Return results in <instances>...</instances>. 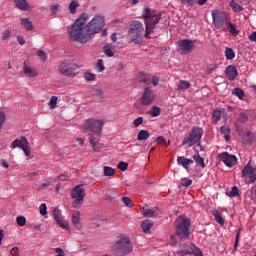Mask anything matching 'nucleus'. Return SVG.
I'll return each instance as SVG.
<instances>
[{"mask_svg": "<svg viewBox=\"0 0 256 256\" xmlns=\"http://www.w3.org/2000/svg\"><path fill=\"white\" fill-rule=\"evenodd\" d=\"M88 17L89 15H87V13H82L72 26L68 28L67 33L71 41L85 45V43L91 41L93 35H97V33H100L101 29L105 27V17L103 15H95L93 19L86 24Z\"/></svg>", "mask_w": 256, "mask_h": 256, "instance_id": "f257e3e1", "label": "nucleus"}, {"mask_svg": "<svg viewBox=\"0 0 256 256\" xmlns=\"http://www.w3.org/2000/svg\"><path fill=\"white\" fill-rule=\"evenodd\" d=\"M191 227V219L180 216L175 220V235L170 236L169 244L172 247H175L177 245V237L180 239V241H185L189 239V235H191L190 232Z\"/></svg>", "mask_w": 256, "mask_h": 256, "instance_id": "f03ea898", "label": "nucleus"}, {"mask_svg": "<svg viewBox=\"0 0 256 256\" xmlns=\"http://www.w3.org/2000/svg\"><path fill=\"white\" fill-rule=\"evenodd\" d=\"M142 15L146 25L144 37L149 39V35L153 33V30L155 27H157L159 21H161V12L157 10H151L150 8H144Z\"/></svg>", "mask_w": 256, "mask_h": 256, "instance_id": "7ed1b4c3", "label": "nucleus"}, {"mask_svg": "<svg viewBox=\"0 0 256 256\" xmlns=\"http://www.w3.org/2000/svg\"><path fill=\"white\" fill-rule=\"evenodd\" d=\"M115 255L124 256L133 253V244L127 235H120L113 246Z\"/></svg>", "mask_w": 256, "mask_h": 256, "instance_id": "20e7f679", "label": "nucleus"}, {"mask_svg": "<svg viewBox=\"0 0 256 256\" xmlns=\"http://www.w3.org/2000/svg\"><path fill=\"white\" fill-rule=\"evenodd\" d=\"M143 33H145V28L143 27V23L139 21H133L130 24L128 30V37L132 41V43H136L139 45L141 41H143Z\"/></svg>", "mask_w": 256, "mask_h": 256, "instance_id": "39448f33", "label": "nucleus"}, {"mask_svg": "<svg viewBox=\"0 0 256 256\" xmlns=\"http://www.w3.org/2000/svg\"><path fill=\"white\" fill-rule=\"evenodd\" d=\"M77 69H79V66L69 60H64L58 64V71L60 75L70 77V79L77 77Z\"/></svg>", "mask_w": 256, "mask_h": 256, "instance_id": "423d86ee", "label": "nucleus"}, {"mask_svg": "<svg viewBox=\"0 0 256 256\" xmlns=\"http://www.w3.org/2000/svg\"><path fill=\"white\" fill-rule=\"evenodd\" d=\"M103 125H105V121L96 120V119H88L84 122L82 129L85 133H94V135H101L103 132Z\"/></svg>", "mask_w": 256, "mask_h": 256, "instance_id": "0eeeda50", "label": "nucleus"}, {"mask_svg": "<svg viewBox=\"0 0 256 256\" xmlns=\"http://www.w3.org/2000/svg\"><path fill=\"white\" fill-rule=\"evenodd\" d=\"M212 20L215 29H223L229 23V14L219 9L212 10Z\"/></svg>", "mask_w": 256, "mask_h": 256, "instance_id": "6e6552de", "label": "nucleus"}, {"mask_svg": "<svg viewBox=\"0 0 256 256\" xmlns=\"http://www.w3.org/2000/svg\"><path fill=\"white\" fill-rule=\"evenodd\" d=\"M71 198L74 199L72 202L73 209H79L83 205V200L85 199L83 184H79L71 190Z\"/></svg>", "mask_w": 256, "mask_h": 256, "instance_id": "1a4fd4ad", "label": "nucleus"}, {"mask_svg": "<svg viewBox=\"0 0 256 256\" xmlns=\"http://www.w3.org/2000/svg\"><path fill=\"white\" fill-rule=\"evenodd\" d=\"M242 177L248 180V183L256 181V166H253V161H249L242 170Z\"/></svg>", "mask_w": 256, "mask_h": 256, "instance_id": "9d476101", "label": "nucleus"}, {"mask_svg": "<svg viewBox=\"0 0 256 256\" xmlns=\"http://www.w3.org/2000/svg\"><path fill=\"white\" fill-rule=\"evenodd\" d=\"M177 51L180 55H189L193 51V42L190 39H182L176 42Z\"/></svg>", "mask_w": 256, "mask_h": 256, "instance_id": "9b49d317", "label": "nucleus"}, {"mask_svg": "<svg viewBox=\"0 0 256 256\" xmlns=\"http://www.w3.org/2000/svg\"><path fill=\"white\" fill-rule=\"evenodd\" d=\"M219 159L227 167H233L234 165H237V157L235 155L229 154L228 152L219 154Z\"/></svg>", "mask_w": 256, "mask_h": 256, "instance_id": "f8f14e48", "label": "nucleus"}, {"mask_svg": "<svg viewBox=\"0 0 256 256\" xmlns=\"http://www.w3.org/2000/svg\"><path fill=\"white\" fill-rule=\"evenodd\" d=\"M153 101H155V93H153V90H151V88H145L144 93L141 97L142 105H151Z\"/></svg>", "mask_w": 256, "mask_h": 256, "instance_id": "ddd939ff", "label": "nucleus"}, {"mask_svg": "<svg viewBox=\"0 0 256 256\" xmlns=\"http://www.w3.org/2000/svg\"><path fill=\"white\" fill-rule=\"evenodd\" d=\"M53 217L61 229H69V222L63 219V216H61V210H59V208L54 209Z\"/></svg>", "mask_w": 256, "mask_h": 256, "instance_id": "4468645a", "label": "nucleus"}, {"mask_svg": "<svg viewBox=\"0 0 256 256\" xmlns=\"http://www.w3.org/2000/svg\"><path fill=\"white\" fill-rule=\"evenodd\" d=\"M89 141L95 153H101V151L105 149V144L99 142V139H97L94 134H90Z\"/></svg>", "mask_w": 256, "mask_h": 256, "instance_id": "2eb2a0df", "label": "nucleus"}, {"mask_svg": "<svg viewBox=\"0 0 256 256\" xmlns=\"http://www.w3.org/2000/svg\"><path fill=\"white\" fill-rule=\"evenodd\" d=\"M204 131L202 128L196 127L193 129V145H197L200 148V151H204L203 147L201 146V137H203Z\"/></svg>", "mask_w": 256, "mask_h": 256, "instance_id": "dca6fc26", "label": "nucleus"}, {"mask_svg": "<svg viewBox=\"0 0 256 256\" xmlns=\"http://www.w3.org/2000/svg\"><path fill=\"white\" fill-rule=\"evenodd\" d=\"M225 75L229 79V81H235L237 79L239 72L237 71V67L234 65H230L225 70Z\"/></svg>", "mask_w": 256, "mask_h": 256, "instance_id": "f3484780", "label": "nucleus"}, {"mask_svg": "<svg viewBox=\"0 0 256 256\" xmlns=\"http://www.w3.org/2000/svg\"><path fill=\"white\" fill-rule=\"evenodd\" d=\"M23 69L24 73L26 74L27 77H37L39 75L38 71H35L31 66H29V61H24L23 63Z\"/></svg>", "mask_w": 256, "mask_h": 256, "instance_id": "a211bd4d", "label": "nucleus"}, {"mask_svg": "<svg viewBox=\"0 0 256 256\" xmlns=\"http://www.w3.org/2000/svg\"><path fill=\"white\" fill-rule=\"evenodd\" d=\"M81 213L79 211H75L72 214V223L76 229H81Z\"/></svg>", "mask_w": 256, "mask_h": 256, "instance_id": "6ab92c4d", "label": "nucleus"}, {"mask_svg": "<svg viewBox=\"0 0 256 256\" xmlns=\"http://www.w3.org/2000/svg\"><path fill=\"white\" fill-rule=\"evenodd\" d=\"M20 25L26 31H33V22L29 18H20Z\"/></svg>", "mask_w": 256, "mask_h": 256, "instance_id": "aec40b11", "label": "nucleus"}, {"mask_svg": "<svg viewBox=\"0 0 256 256\" xmlns=\"http://www.w3.org/2000/svg\"><path fill=\"white\" fill-rule=\"evenodd\" d=\"M177 163L178 165H181L182 167H184V169H189V165L193 163V160L189 158H185L184 156H179L177 158Z\"/></svg>", "mask_w": 256, "mask_h": 256, "instance_id": "412c9836", "label": "nucleus"}, {"mask_svg": "<svg viewBox=\"0 0 256 256\" xmlns=\"http://www.w3.org/2000/svg\"><path fill=\"white\" fill-rule=\"evenodd\" d=\"M25 141H29L27 140V138L25 136H21L20 139H16L12 142V148L13 149H17L20 148V149H23V146L26 145Z\"/></svg>", "mask_w": 256, "mask_h": 256, "instance_id": "4be33fe9", "label": "nucleus"}, {"mask_svg": "<svg viewBox=\"0 0 256 256\" xmlns=\"http://www.w3.org/2000/svg\"><path fill=\"white\" fill-rule=\"evenodd\" d=\"M14 3L20 11H29V3H27V0H14Z\"/></svg>", "mask_w": 256, "mask_h": 256, "instance_id": "5701e85b", "label": "nucleus"}, {"mask_svg": "<svg viewBox=\"0 0 256 256\" xmlns=\"http://www.w3.org/2000/svg\"><path fill=\"white\" fill-rule=\"evenodd\" d=\"M191 87V82L187 80H180L177 83V91H187Z\"/></svg>", "mask_w": 256, "mask_h": 256, "instance_id": "b1692460", "label": "nucleus"}, {"mask_svg": "<svg viewBox=\"0 0 256 256\" xmlns=\"http://www.w3.org/2000/svg\"><path fill=\"white\" fill-rule=\"evenodd\" d=\"M196 154L193 156V159L196 163V165H198L199 167H202V169H205V160L203 159V157H201V155H199V151L195 150Z\"/></svg>", "mask_w": 256, "mask_h": 256, "instance_id": "393cba45", "label": "nucleus"}, {"mask_svg": "<svg viewBox=\"0 0 256 256\" xmlns=\"http://www.w3.org/2000/svg\"><path fill=\"white\" fill-rule=\"evenodd\" d=\"M141 227L144 233H149L153 228V221L145 220L141 223Z\"/></svg>", "mask_w": 256, "mask_h": 256, "instance_id": "a878e982", "label": "nucleus"}, {"mask_svg": "<svg viewBox=\"0 0 256 256\" xmlns=\"http://www.w3.org/2000/svg\"><path fill=\"white\" fill-rule=\"evenodd\" d=\"M151 137V134L147 130H140L137 135L138 141H147Z\"/></svg>", "mask_w": 256, "mask_h": 256, "instance_id": "bb28decb", "label": "nucleus"}, {"mask_svg": "<svg viewBox=\"0 0 256 256\" xmlns=\"http://www.w3.org/2000/svg\"><path fill=\"white\" fill-rule=\"evenodd\" d=\"M227 25V30L229 31L230 34H232L233 37H237L239 35V31H237V27L233 23H231V20L228 21Z\"/></svg>", "mask_w": 256, "mask_h": 256, "instance_id": "cd10ccee", "label": "nucleus"}, {"mask_svg": "<svg viewBox=\"0 0 256 256\" xmlns=\"http://www.w3.org/2000/svg\"><path fill=\"white\" fill-rule=\"evenodd\" d=\"M212 215L215 217V220L219 225H225V220L223 219V216H221V213L218 210H213Z\"/></svg>", "mask_w": 256, "mask_h": 256, "instance_id": "c85d7f7f", "label": "nucleus"}, {"mask_svg": "<svg viewBox=\"0 0 256 256\" xmlns=\"http://www.w3.org/2000/svg\"><path fill=\"white\" fill-rule=\"evenodd\" d=\"M182 145H186L187 147H193V130L190 131L188 137L184 138L182 141Z\"/></svg>", "mask_w": 256, "mask_h": 256, "instance_id": "c756f323", "label": "nucleus"}, {"mask_svg": "<svg viewBox=\"0 0 256 256\" xmlns=\"http://www.w3.org/2000/svg\"><path fill=\"white\" fill-rule=\"evenodd\" d=\"M143 215L144 217H157V215H159V212L153 210V209H146L143 208Z\"/></svg>", "mask_w": 256, "mask_h": 256, "instance_id": "7c9ffc66", "label": "nucleus"}, {"mask_svg": "<svg viewBox=\"0 0 256 256\" xmlns=\"http://www.w3.org/2000/svg\"><path fill=\"white\" fill-rule=\"evenodd\" d=\"M225 57L228 61H233V59H235V51H233L232 48H226Z\"/></svg>", "mask_w": 256, "mask_h": 256, "instance_id": "2f4dec72", "label": "nucleus"}, {"mask_svg": "<svg viewBox=\"0 0 256 256\" xmlns=\"http://www.w3.org/2000/svg\"><path fill=\"white\" fill-rule=\"evenodd\" d=\"M77 7H79V1H77V0L71 1L69 4L70 13H72V14L77 13Z\"/></svg>", "mask_w": 256, "mask_h": 256, "instance_id": "473e14b6", "label": "nucleus"}, {"mask_svg": "<svg viewBox=\"0 0 256 256\" xmlns=\"http://www.w3.org/2000/svg\"><path fill=\"white\" fill-rule=\"evenodd\" d=\"M151 117H159L161 115V108L159 106H153L151 111L148 112Z\"/></svg>", "mask_w": 256, "mask_h": 256, "instance_id": "72a5a7b5", "label": "nucleus"}, {"mask_svg": "<svg viewBox=\"0 0 256 256\" xmlns=\"http://www.w3.org/2000/svg\"><path fill=\"white\" fill-rule=\"evenodd\" d=\"M232 95H236L238 99H243V97H245V92L241 88H234L232 90Z\"/></svg>", "mask_w": 256, "mask_h": 256, "instance_id": "f704fd0d", "label": "nucleus"}, {"mask_svg": "<svg viewBox=\"0 0 256 256\" xmlns=\"http://www.w3.org/2000/svg\"><path fill=\"white\" fill-rule=\"evenodd\" d=\"M230 7L233 9V11H235V13H240V11H243L242 6L235 2V0L230 2Z\"/></svg>", "mask_w": 256, "mask_h": 256, "instance_id": "c9c22d12", "label": "nucleus"}, {"mask_svg": "<svg viewBox=\"0 0 256 256\" xmlns=\"http://www.w3.org/2000/svg\"><path fill=\"white\" fill-rule=\"evenodd\" d=\"M104 175L105 177H112V175H115V169L109 166H104Z\"/></svg>", "mask_w": 256, "mask_h": 256, "instance_id": "e433bc0d", "label": "nucleus"}, {"mask_svg": "<svg viewBox=\"0 0 256 256\" xmlns=\"http://www.w3.org/2000/svg\"><path fill=\"white\" fill-rule=\"evenodd\" d=\"M16 223L19 225V227H25L27 224V218H25V216H18L16 218Z\"/></svg>", "mask_w": 256, "mask_h": 256, "instance_id": "4c0bfd02", "label": "nucleus"}, {"mask_svg": "<svg viewBox=\"0 0 256 256\" xmlns=\"http://www.w3.org/2000/svg\"><path fill=\"white\" fill-rule=\"evenodd\" d=\"M122 203H124V205H126V207H133V205H135V203H133V200H131V198L124 196L121 198Z\"/></svg>", "mask_w": 256, "mask_h": 256, "instance_id": "58836bf2", "label": "nucleus"}, {"mask_svg": "<svg viewBox=\"0 0 256 256\" xmlns=\"http://www.w3.org/2000/svg\"><path fill=\"white\" fill-rule=\"evenodd\" d=\"M26 145L22 146V150L26 157L31 156V146H29V141H25Z\"/></svg>", "mask_w": 256, "mask_h": 256, "instance_id": "ea45409f", "label": "nucleus"}, {"mask_svg": "<svg viewBox=\"0 0 256 256\" xmlns=\"http://www.w3.org/2000/svg\"><path fill=\"white\" fill-rule=\"evenodd\" d=\"M139 81L140 83H146V85H149V83L151 82V76L142 74L139 77Z\"/></svg>", "mask_w": 256, "mask_h": 256, "instance_id": "a19ab883", "label": "nucleus"}, {"mask_svg": "<svg viewBox=\"0 0 256 256\" xmlns=\"http://www.w3.org/2000/svg\"><path fill=\"white\" fill-rule=\"evenodd\" d=\"M96 70L98 73H102V71H105V65H103V60L99 59L96 64Z\"/></svg>", "mask_w": 256, "mask_h": 256, "instance_id": "79ce46f5", "label": "nucleus"}, {"mask_svg": "<svg viewBox=\"0 0 256 256\" xmlns=\"http://www.w3.org/2000/svg\"><path fill=\"white\" fill-rule=\"evenodd\" d=\"M92 93L95 97H98L99 99H103V90L98 88H93Z\"/></svg>", "mask_w": 256, "mask_h": 256, "instance_id": "37998d69", "label": "nucleus"}, {"mask_svg": "<svg viewBox=\"0 0 256 256\" xmlns=\"http://www.w3.org/2000/svg\"><path fill=\"white\" fill-rule=\"evenodd\" d=\"M37 57L40 59V61H42V63H44V61H47V54L43 50H39L37 52Z\"/></svg>", "mask_w": 256, "mask_h": 256, "instance_id": "c03bdc74", "label": "nucleus"}, {"mask_svg": "<svg viewBox=\"0 0 256 256\" xmlns=\"http://www.w3.org/2000/svg\"><path fill=\"white\" fill-rule=\"evenodd\" d=\"M103 51L107 57H113L115 53H113V50H111L110 46H104Z\"/></svg>", "mask_w": 256, "mask_h": 256, "instance_id": "a18cd8bd", "label": "nucleus"}, {"mask_svg": "<svg viewBox=\"0 0 256 256\" xmlns=\"http://www.w3.org/2000/svg\"><path fill=\"white\" fill-rule=\"evenodd\" d=\"M239 196V188L237 186L232 187L231 191L228 193V197H237Z\"/></svg>", "mask_w": 256, "mask_h": 256, "instance_id": "49530a36", "label": "nucleus"}, {"mask_svg": "<svg viewBox=\"0 0 256 256\" xmlns=\"http://www.w3.org/2000/svg\"><path fill=\"white\" fill-rule=\"evenodd\" d=\"M57 107V96H52L49 102V109H55Z\"/></svg>", "mask_w": 256, "mask_h": 256, "instance_id": "de8ad7c7", "label": "nucleus"}, {"mask_svg": "<svg viewBox=\"0 0 256 256\" xmlns=\"http://www.w3.org/2000/svg\"><path fill=\"white\" fill-rule=\"evenodd\" d=\"M212 117H213L215 123H217V121H220L221 120V110H214Z\"/></svg>", "mask_w": 256, "mask_h": 256, "instance_id": "09e8293b", "label": "nucleus"}, {"mask_svg": "<svg viewBox=\"0 0 256 256\" xmlns=\"http://www.w3.org/2000/svg\"><path fill=\"white\" fill-rule=\"evenodd\" d=\"M193 183V180L189 178H182L181 179V185L182 187H189Z\"/></svg>", "mask_w": 256, "mask_h": 256, "instance_id": "8fccbe9b", "label": "nucleus"}, {"mask_svg": "<svg viewBox=\"0 0 256 256\" xmlns=\"http://www.w3.org/2000/svg\"><path fill=\"white\" fill-rule=\"evenodd\" d=\"M59 9H61V6L59 4H54L50 7L52 15H57V13H59Z\"/></svg>", "mask_w": 256, "mask_h": 256, "instance_id": "3c124183", "label": "nucleus"}, {"mask_svg": "<svg viewBox=\"0 0 256 256\" xmlns=\"http://www.w3.org/2000/svg\"><path fill=\"white\" fill-rule=\"evenodd\" d=\"M84 79H85V81H95V74L86 72L84 74Z\"/></svg>", "mask_w": 256, "mask_h": 256, "instance_id": "603ef678", "label": "nucleus"}, {"mask_svg": "<svg viewBox=\"0 0 256 256\" xmlns=\"http://www.w3.org/2000/svg\"><path fill=\"white\" fill-rule=\"evenodd\" d=\"M238 120L240 121V123H247V121H249V117L247 116V114L242 112L239 114Z\"/></svg>", "mask_w": 256, "mask_h": 256, "instance_id": "864d4df0", "label": "nucleus"}, {"mask_svg": "<svg viewBox=\"0 0 256 256\" xmlns=\"http://www.w3.org/2000/svg\"><path fill=\"white\" fill-rule=\"evenodd\" d=\"M7 119V116L5 115V112H0V131L3 129V125Z\"/></svg>", "mask_w": 256, "mask_h": 256, "instance_id": "5fc2aeb1", "label": "nucleus"}, {"mask_svg": "<svg viewBox=\"0 0 256 256\" xmlns=\"http://www.w3.org/2000/svg\"><path fill=\"white\" fill-rule=\"evenodd\" d=\"M40 215H47V204L42 203L39 207Z\"/></svg>", "mask_w": 256, "mask_h": 256, "instance_id": "6e6d98bb", "label": "nucleus"}, {"mask_svg": "<svg viewBox=\"0 0 256 256\" xmlns=\"http://www.w3.org/2000/svg\"><path fill=\"white\" fill-rule=\"evenodd\" d=\"M156 143H158V145H165L167 147V140H165V137L163 136H159L156 138Z\"/></svg>", "mask_w": 256, "mask_h": 256, "instance_id": "4d7b16f0", "label": "nucleus"}, {"mask_svg": "<svg viewBox=\"0 0 256 256\" xmlns=\"http://www.w3.org/2000/svg\"><path fill=\"white\" fill-rule=\"evenodd\" d=\"M127 167H129L127 162H119L118 164V169H120V171H127Z\"/></svg>", "mask_w": 256, "mask_h": 256, "instance_id": "13d9d810", "label": "nucleus"}, {"mask_svg": "<svg viewBox=\"0 0 256 256\" xmlns=\"http://www.w3.org/2000/svg\"><path fill=\"white\" fill-rule=\"evenodd\" d=\"M11 37V30L7 29L2 33V39L3 41H7Z\"/></svg>", "mask_w": 256, "mask_h": 256, "instance_id": "bf43d9fd", "label": "nucleus"}, {"mask_svg": "<svg viewBox=\"0 0 256 256\" xmlns=\"http://www.w3.org/2000/svg\"><path fill=\"white\" fill-rule=\"evenodd\" d=\"M193 255L194 256H203V251H201V249H199L196 246H193Z\"/></svg>", "mask_w": 256, "mask_h": 256, "instance_id": "052dcab7", "label": "nucleus"}, {"mask_svg": "<svg viewBox=\"0 0 256 256\" xmlns=\"http://www.w3.org/2000/svg\"><path fill=\"white\" fill-rule=\"evenodd\" d=\"M134 127H139V125H143V117H138L133 121Z\"/></svg>", "mask_w": 256, "mask_h": 256, "instance_id": "680f3d73", "label": "nucleus"}, {"mask_svg": "<svg viewBox=\"0 0 256 256\" xmlns=\"http://www.w3.org/2000/svg\"><path fill=\"white\" fill-rule=\"evenodd\" d=\"M250 199L252 201H256V186L251 188V192H250Z\"/></svg>", "mask_w": 256, "mask_h": 256, "instance_id": "e2e57ef3", "label": "nucleus"}, {"mask_svg": "<svg viewBox=\"0 0 256 256\" xmlns=\"http://www.w3.org/2000/svg\"><path fill=\"white\" fill-rule=\"evenodd\" d=\"M10 254L12 256H19V248L18 247H14L10 250Z\"/></svg>", "mask_w": 256, "mask_h": 256, "instance_id": "0e129e2a", "label": "nucleus"}, {"mask_svg": "<svg viewBox=\"0 0 256 256\" xmlns=\"http://www.w3.org/2000/svg\"><path fill=\"white\" fill-rule=\"evenodd\" d=\"M51 185V182H44L39 186L40 191H43L44 189H47Z\"/></svg>", "mask_w": 256, "mask_h": 256, "instance_id": "69168bd1", "label": "nucleus"}, {"mask_svg": "<svg viewBox=\"0 0 256 256\" xmlns=\"http://www.w3.org/2000/svg\"><path fill=\"white\" fill-rule=\"evenodd\" d=\"M217 69V64H213L212 66L207 67V73H213Z\"/></svg>", "mask_w": 256, "mask_h": 256, "instance_id": "338daca9", "label": "nucleus"}, {"mask_svg": "<svg viewBox=\"0 0 256 256\" xmlns=\"http://www.w3.org/2000/svg\"><path fill=\"white\" fill-rule=\"evenodd\" d=\"M249 40L254 42L256 41V31L249 36Z\"/></svg>", "mask_w": 256, "mask_h": 256, "instance_id": "774afa93", "label": "nucleus"}]
</instances>
